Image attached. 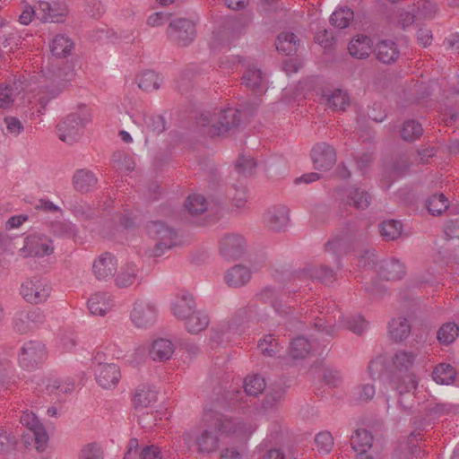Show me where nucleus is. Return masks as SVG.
I'll list each match as a JSON object with an SVG mask.
<instances>
[{
    "mask_svg": "<svg viewBox=\"0 0 459 459\" xmlns=\"http://www.w3.org/2000/svg\"><path fill=\"white\" fill-rule=\"evenodd\" d=\"M240 122L241 112L233 108L214 112L204 111L196 117L199 131L211 138L234 133Z\"/></svg>",
    "mask_w": 459,
    "mask_h": 459,
    "instance_id": "obj_1",
    "label": "nucleus"
},
{
    "mask_svg": "<svg viewBox=\"0 0 459 459\" xmlns=\"http://www.w3.org/2000/svg\"><path fill=\"white\" fill-rule=\"evenodd\" d=\"M167 34L178 46L186 47L195 39V24L186 18L175 19L169 22Z\"/></svg>",
    "mask_w": 459,
    "mask_h": 459,
    "instance_id": "obj_2",
    "label": "nucleus"
},
{
    "mask_svg": "<svg viewBox=\"0 0 459 459\" xmlns=\"http://www.w3.org/2000/svg\"><path fill=\"white\" fill-rule=\"evenodd\" d=\"M157 306L148 300H136L134 303L130 318L137 328H148L157 320Z\"/></svg>",
    "mask_w": 459,
    "mask_h": 459,
    "instance_id": "obj_3",
    "label": "nucleus"
},
{
    "mask_svg": "<svg viewBox=\"0 0 459 459\" xmlns=\"http://www.w3.org/2000/svg\"><path fill=\"white\" fill-rule=\"evenodd\" d=\"M83 127L84 122L80 115L69 114L56 126L58 138L64 143L72 144L79 140Z\"/></svg>",
    "mask_w": 459,
    "mask_h": 459,
    "instance_id": "obj_4",
    "label": "nucleus"
},
{
    "mask_svg": "<svg viewBox=\"0 0 459 459\" xmlns=\"http://www.w3.org/2000/svg\"><path fill=\"white\" fill-rule=\"evenodd\" d=\"M45 357V345L38 341H29L21 349L19 363L22 368L30 370L42 363Z\"/></svg>",
    "mask_w": 459,
    "mask_h": 459,
    "instance_id": "obj_5",
    "label": "nucleus"
},
{
    "mask_svg": "<svg viewBox=\"0 0 459 459\" xmlns=\"http://www.w3.org/2000/svg\"><path fill=\"white\" fill-rule=\"evenodd\" d=\"M213 419L214 428L222 434H236L240 437H247L255 430L254 426L250 423L233 420L220 413H214Z\"/></svg>",
    "mask_w": 459,
    "mask_h": 459,
    "instance_id": "obj_6",
    "label": "nucleus"
},
{
    "mask_svg": "<svg viewBox=\"0 0 459 459\" xmlns=\"http://www.w3.org/2000/svg\"><path fill=\"white\" fill-rule=\"evenodd\" d=\"M411 166V162L406 155L397 156L391 162L385 164L381 174L383 187L389 188L397 178L409 171Z\"/></svg>",
    "mask_w": 459,
    "mask_h": 459,
    "instance_id": "obj_7",
    "label": "nucleus"
},
{
    "mask_svg": "<svg viewBox=\"0 0 459 459\" xmlns=\"http://www.w3.org/2000/svg\"><path fill=\"white\" fill-rule=\"evenodd\" d=\"M51 287L39 279L27 280L21 287V295L29 303L39 304L49 297Z\"/></svg>",
    "mask_w": 459,
    "mask_h": 459,
    "instance_id": "obj_8",
    "label": "nucleus"
},
{
    "mask_svg": "<svg viewBox=\"0 0 459 459\" xmlns=\"http://www.w3.org/2000/svg\"><path fill=\"white\" fill-rule=\"evenodd\" d=\"M147 232L151 238L172 248L178 243L177 230L161 221H153L147 225Z\"/></svg>",
    "mask_w": 459,
    "mask_h": 459,
    "instance_id": "obj_9",
    "label": "nucleus"
},
{
    "mask_svg": "<svg viewBox=\"0 0 459 459\" xmlns=\"http://www.w3.org/2000/svg\"><path fill=\"white\" fill-rule=\"evenodd\" d=\"M246 250V241L241 235L226 234L220 241L221 255L227 260L240 258Z\"/></svg>",
    "mask_w": 459,
    "mask_h": 459,
    "instance_id": "obj_10",
    "label": "nucleus"
},
{
    "mask_svg": "<svg viewBox=\"0 0 459 459\" xmlns=\"http://www.w3.org/2000/svg\"><path fill=\"white\" fill-rule=\"evenodd\" d=\"M311 158L315 169L328 170L336 162V152L333 146L326 143H316L311 150Z\"/></svg>",
    "mask_w": 459,
    "mask_h": 459,
    "instance_id": "obj_11",
    "label": "nucleus"
},
{
    "mask_svg": "<svg viewBox=\"0 0 459 459\" xmlns=\"http://www.w3.org/2000/svg\"><path fill=\"white\" fill-rule=\"evenodd\" d=\"M290 211L285 205H274L269 208L263 216L264 224L270 230L279 232L283 230L290 221Z\"/></svg>",
    "mask_w": 459,
    "mask_h": 459,
    "instance_id": "obj_12",
    "label": "nucleus"
},
{
    "mask_svg": "<svg viewBox=\"0 0 459 459\" xmlns=\"http://www.w3.org/2000/svg\"><path fill=\"white\" fill-rule=\"evenodd\" d=\"M117 269V262L111 253L105 252L93 263L92 271L97 280L107 281L114 277Z\"/></svg>",
    "mask_w": 459,
    "mask_h": 459,
    "instance_id": "obj_13",
    "label": "nucleus"
},
{
    "mask_svg": "<svg viewBox=\"0 0 459 459\" xmlns=\"http://www.w3.org/2000/svg\"><path fill=\"white\" fill-rule=\"evenodd\" d=\"M95 375L97 383L103 388L115 386L121 377L120 368L115 363L95 368Z\"/></svg>",
    "mask_w": 459,
    "mask_h": 459,
    "instance_id": "obj_14",
    "label": "nucleus"
},
{
    "mask_svg": "<svg viewBox=\"0 0 459 459\" xmlns=\"http://www.w3.org/2000/svg\"><path fill=\"white\" fill-rule=\"evenodd\" d=\"M25 247L35 256L49 255L54 251L52 240L47 236L31 235L25 238Z\"/></svg>",
    "mask_w": 459,
    "mask_h": 459,
    "instance_id": "obj_15",
    "label": "nucleus"
},
{
    "mask_svg": "<svg viewBox=\"0 0 459 459\" xmlns=\"http://www.w3.org/2000/svg\"><path fill=\"white\" fill-rule=\"evenodd\" d=\"M243 83L255 94L261 95L266 90V79L260 69L248 66L242 77Z\"/></svg>",
    "mask_w": 459,
    "mask_h": 459,
    "instance_id": "obj_16",
    "label": "nucleus"
},
{
    "mask_svg": "<svg viewBox=\"0 0 459 459\" xmlns=\"http://www.w3.org/2000/svg\"><path fill=\"white\" fill-rule=\"evenodd\" d=\"M309 277L312 280H316L325 285L333 283L336 280L335 272L326 265H311L304 269L300 273L299 277Z\"/></svg>",
    "mask_w": 459,
    "mask_h": 459,
    "instance_id": "obj_17",
    "label": "nucleus"
},
{
    "mask_svg": "<svg viewBox=\"0 0 459 459\" xmlns=\"http://www.w3.org/2000/svg\"><path fill=\"white\" fill-rule=\"evenodd\" d=\"M172 313L180 320L186 321L195 310V302L191 296L182 295L172 303Z\"/></svg>",
    "mask_w": 459,
    "mask_h": 459,
    "instance_id": "obj_18",
    "label": "nucleus"
},
{
    "mask_svg": "<svg viewBox=\"0 0 459 459\" xmlns=\"http://www.w3.org/2000/svg\"><path fill=\"white\" fill-rule=\"evenodd\" d=\"M114 305L112 297L108 293L98 292L88 300V307L91 314L104 316Z\"/></svg>",
    "mask_w": 459,
    "mask_h": 459,
    "instance_id": "obj_19",
    "label": "nucleus"
},
{
    "mask_svg": "<svg viewBox=\"0 0 459 459\" xmlns=\"http://www.w3.org/2000/svg\"><path fill=\"white\" fill-rule=\"evenodd\" d=\"M65 15V8L56 9L45 1L38 3V19L43 22H63Z\"/></svg>",
    "mask_w": 459,
    "mask_h": 459,
    "instance_id": "obj_20",
    "label": "nucleus"
},
{
    "mask_svg": "<svg viewBox=\"0 0 459 459\" xmlns=\"http://www.w3.org/2000/svg\"><path fill=\"white\" fill-rule=\"evenodd\" d=\"M375 53L377 58L384 64H392L395 62L400 56V51L396 44L389 39L379 41L375 48Z\"/></svg>",
    "mask_w": 459,
    "mask_h": 459,
    "instance_id": "obj_21",
    "label": "nucleus"
},
{
    "mask_svg": "<svg viewBox=\"0 0 459 459\" xmlns=\"http://www.w3.org/2000/svg\"><path fill=\"white\" fill-rule=\"evenodd\" d=\"M404 274V265L397 259L385 260L379 268V276L386 281L400 280Z\"/></svg>",
    "mask_w": 459,
    "mask_h": 459,
    "instance_id": "obj_22",
    "label": "nucleus"
},
{
    "mask_svg": "<svg viewBox=\"0 0 459 459\" xmlns=\"http://www.w3.org/2000/svg\"><path fill=\"white\" fill-rule=\"evenodd\" d=\"M174 344L169 339L160 338L152 342L150 356L153 360H169L174 353Z\"/></svg>",
    "mask_w": 459,
    "mask_h": 459,
    "instance_id": "obj_23",
    "label": "nucleus"
},
{
    "mask_svg": "<svg viewBox=\"0 0 459 459\" xmlns=\"http://www.w3.org/2000/svg\"><path fill=\"white\" fill-rule=\"evenodd\" d=\"M98 182L95 175L88 169H78L73 177L74 189L81 193H87L93 188Z\"/></svg>",
    "mask_w": 459,
    "mask_h": 459,
    "instance_id": "obj_24",
    "label": "nucleus"
},
{
    "mask_svg": "<svg viewBox=\"0 0 459 459\" xmlns=\"http://www.w3.org/2000/svg\"><path fill=\"white\" fill-rule=\"evenodd\" d=\"M251 278L250 271L243 265H235L229 269L225 281L230 287L238 288L245 285Z\"/></svg>",
    "mask_w": 459,
    "mask_h": 459,
    "instance_id": "obj_25",
    "label": "nucleus"
},
{
    "mask_svg": "<svg viewBox=\"0 0 459 459\" xmlns=\"http://www.w3.org/2000/svg\"><path fill=\"white\" fill-rule=\"evenodd\" d=\"M157 401V392L148 385H140L135 391L133 402L135 409L152 406Z\"/></svg>",
    "mask_w": 459,
    "mask_h": 459,
    "instance_id": "obj_26",
    "label": "nucleus"
},
{
    "mask_svg": "<svg viewBox=\"0 0 459 459\" xmlns=\"http://www.w3.org/2000/svg\"><path fill=\"white\" fill-rule=\"evenodd\" d=\"M299 39L292 32H281L276 40V49L278 52L285 55H294L298 50Z\"/></svg>",
    "mask_w": 459,
    "mask_h": 459,
    "instance_id": "obj_27",
    "label": "nucleus"
},
{
    "mask_svg": "<svg viewBox=\"0 0 459 459\" xmlns=\"http://www.w3.org/2000/svg\"><path fill=\"white\" fill-rule=\"evenodd\" d=\"M411 325L404 317L394 318L389 323L390 337L396 342L406 339L411 333Z\"/></svg>",
    "mask_w": 459,
    "mask_h": 459,
    "instance_id": "obj_28",
    "label": "nucleus"
},
{
    "mask_svg": "<svg viewBox=\"0 0 459 459\" xmlns=\"http://www.w3.org/2000/svg\"><path fill=\"white\" fill-rule=\"evenodd\" d=\"M138 278V268L136 264L130 263L121 267L115 281L118 288H127L133 285Z\"/></svg>",
    "mask_w": 459,
    "mask_h": 459,
    "instance_id": "obj_29",
    "label": "nucleus"
},
{
    "mask_svg": "<svg viewBox=\"0 0 459 459\" xmlns=\"http://www.w3.org/2000/svg\"><path fill=\"white\" fill-rule=\"evenodd\" d=\"M369 42V38L364 35L353 39L348 47L351 56L359 59L367 58L371 49Z\"/></svg>",
    "mask_w": 459,
    "mask_h": 459,
    "instance_id": "obj_30",
    "label": "nucleus"
},
{
    "mask_svg": "<svg viewBox=\"0 0 459 459\" xmlns=\"http://www.w3.org/2000/svg\"><path fill=\"white\" fill-rule=\"evenodd\" d=\"M198 451L203 454L214 452L219 447V438L211 430H204L195 439Z\"/></svg>",
    "mask_w": 459,
    "mask_h": 459,
    "instance_id": "obj_31",
    "label": "nucleus"
},
{
    "mask_svg": "<svg viewBox=\"0 0 459 459\" xmlns=\"http://www.w3.org/2000/svg\"><path fill=\"white\" fill-rule=\"evenodd\" d=\"M371 195L360 187H351L347 195V203L356 209L364 210L368 207Z\"/></svg>",
    "mask_w": 459,
    "mask_h": 459,
    "instance_id": "obj_32",
    "label": "nucleus"
},
{
    "mask_svg": "<svg viewBox=\"0 0 459 459\" xmlns=\"http://www.w3.org/2000/svg\"><path fill=\"white\" fill-rule=\"evenodd\" d=\"M208 315L196 310L191 316L185 321V327L188 333L196 334L205 330L209 325Z\"/></svg>",
    "mask_w": 459,
    "mask_h": 459,
    "instance_id": "obj_33",
    "label": "nucleus"
},
{
    "mask_svg": "<svg viewBox=\"0 0 459 459\" xmlns=\"http://www.w3.org/2000/svg\"><path fill=\"white\" fill-rule=\"evenodd\" d=\"M459 335V326L455 322L443 324L437 333V339L442 345H450Z\"/></svg>",
    "mask_w": 459,
    "mask_h": 459,
    "instance_id": "obj_34",
    "label": "nucleus"
},
{
    "mask_svg": "<svg viewBox=\"0 0 459 459\" xmlns=\"http://www.w3.org/2000/svg\"><path fill=\"white\" fill-rule=\"evenodd\" d=\"M74 42L65 35H56L50 46L51 52L56 57H66L71 54Z\"/></svg>",
    "mask_w": 459,
    "mask_h": 459,
    "instance_id": "obj_35",
    "label": "nucleus"
},
{
    "mask_svg": "<svg viewBox=\"0 0 459 459\" xmlns=\"http://www.w3.org/2000/svg\"><path fill=\"white\" fill-rule=\"evenodd\" d=\"M417 354L413 351L400 350L393 357V365L399 371H409L414 365Z\"/></svg>",
    "mask_w": 459,
    "mask_h": 459,
    "instance_id": "obj_36",
    "label": "nucleus"
},
{
    "mask_svg": "<svg viewBox=\"0 0 459 459\" xmlns=\"http://www.w3.org/2000/svg\"><path fill=\"white\" fill-rule=\"evenodd\" d=\"M403 224L401 221L396 220L384 221L379 225V231L382 238L386 240H394L399 238L402 234Z\"/></svg>",
    "mask_w": 459,
    "mask_h": 459,
    "instance_id": "obj_37",
    "label": "nucleus"
},
{
    "mask_svg": "<svg viewBox=\"0 0 459 459\" xmlns=\"http://www.w3.org/2000/svg\"><path fill=\"white\" fill-rule=\"evenodd\" d=\"M455 368L446 363L437 365L432 372L434 381L441 385L450 384L455 379Z\"/></svg>",
    "mask_w": 459,
    "mask_h": 459,
    "instance_id": "obj_38",
    "label": "nucleus"
},
{
    "mask_svg": "<svg viewBox=\"0 0 459 459\" xmlns=\"http://www.w3.org/2000/svg\"><path fill=\"white\" fill-rule=\"evenodd\" d=\"M265 387L264 378L258 374L247 376L245 378L244 389L249 396H257L264 391Z\"/></svg>",
    "mask_w": 459,
    "mask_h": 459,
    "instance_id": "obj_39",
    "label": "nucleus"
},
{
    "mask_svg": "<svg viewBox=\"0 0 459 459\" xmlns=\"http://www.w3.org/2000/svg\"><path fill=\"white\" fill-rule=\"evenodd\" d=\"M354 18L353 11L349 7H341L335 10L331 17L330 23L337 28L345 29Z\"/></svg>",
    "mask_w": 459,
    "mask_h": 459,
    "instance_id": "obj_40",
    "label": "nucleus"
},
{
    "mask_svg": "<svg viewBox=\"0 0 459 459\" xmlns=\"http://www.w3.org/2000/svg\"><path fill=\"white\" fill-rule=\"evenodd\" d=\"M312 351V344L303 336L293 339L290 342V355L293 359H304Z\"/></svg>",
    "mask_w": 459,
    "mask_h": 459,
    "instance_id": "obj_41",
    "label": "nucleus"
},
{
    "mask_svg": "<svg viewBox=\"0 0 459 459\" xmlns=\"http://www.w3.org/2000/svg\"><path fill=\"white\" fill-rule=\"evenodd\" d=\"M423 133V128L421 125L411 119V120H406L402 127L401 130V136L403 140L406 142H414L415 140L419 139Z\"/></svg>",
    "mask_w": 459,
    "mask_h": 459,
    "instance_id": "obj_42",
    "label": "nucleus"
},
{
    "mask_svg": "<svg viewBox=\"0 0 459 459\" xmlns=\"http://www.w3.org/2000/svg\"><path fill=\"white\" fill-rule=\"evenodd\" d=\"M449 206L448 199L444 194H435L426 201L428 211L433 215H440Z\"/></svg>",
    "mask_w": 459,
    "mask_h": 459,
    "instance_id": "obj_43",
    "label": "nucleus"
},
{
    "mask_svg": "<svg viewBox=\"0 0 459 459\" xmlns=\"http://www.w3.org/2000/svg\"><path fill=\"white\" fill-rule=\"evenodd\" d=\"M326 97V104L329 108L334 110H344L349 105V96L342 90H335L330 95H324Z\"/></svg>",
    "mask_w": 459,
    "mask_h": 459,
    "instance_id": "obj_44",
    "label": "nucleus"
},
{
    "mask_svg": "<svg viewBox=\"0 0 459 459\" xmlns=\"http://www.w3.org/2000/svg\"><path fill=\"white\" fill-rule=\"evenodd\" d=\"M185 207L190 214L198 215L207 210V203L203 195H192L186 199Z\"/></svg>",
    "mask_w": 459,
    "mask_h": 459,
    "instance_id": "obj_45",
    "label": "nucleus"
},
{
    "mask_svg": "<svg viewBox=\"0 0 459 459\" xmlns=\"http://www.w3.org/2000/svg\"><path fill=\"white\" fill-rule=\"evenodd\" d=\"M113 167L117 170H126L131 172L134 169L135 163L133 160L132 157L122 152H116L112 155L111 159Z\"/></svg>",
    "mask_w": 459,
    "mask_h": 459,
    "instance_id": "obj_46",
    "label": "nucleus"
},
{
    "mask_svg": "<svg viewBox=\"0 0 459 459\" xmlns=\"http://www.w3.org/2000/svg\"><path fill=\"white\" fill-rule=\"evenodd\" d=\"M138 86L145 91L157 90L160 87L159 76L153 71H145L138 78Z\"/></svg>",
    "mask_w": 459,
    "mask_h": 459,
    "instance_id": "obj_47",
    "label": "nucleus"
},
{
    "mask_svg": "<svg viewBox=\"0 0 459 459\" xmlns=\"http://www.w3.org/2000/svg\"><path fill=\"white\" fill-rule=\"evenodd\" d=\"M341 323L343 327L357 334H361L367 326V322L361 316H343Z\"/></svg>",
    "mask_w": 459,
    "mask_h": 459,
    "instance_id": "obj_48",
    "label": "nucleus"
},
{
    "mask_svg": "<svg viewBox=\"0 0 459 459\" xmlns=\"http://www.w3.org/2000/svg\"><path fill=\"white\" fill-rule=\"evenodd\" d=\"M258 348L264 355L273 357L280 351V343L273 335L268 334L259 341Z\"/></svg>",
    "mask_w": 459,
    "mask_h": 459,
    "instance_id": "obj_49",
    "label": "nucleus"
},
{
    "mask_svg": "<svg viewBox=\"0 0 459 459\" xmlns=\"http://www.w3.org/2000/svg\"><path fill=\"white\" fill-rule=\"evenodd\" d=\"M418 382L414 375H406L397 379L394 383V388L399 394H403L414 391L417 388Z\"/></svg>",
    "mask_w": 459,
    "mask_h": 459,
    "instance_id": "obj_50",
    "label": "nucleus"
},
{
    "mask_svg": "<svg viewBox=\"0 0 459 459\" xmlns=\"http://www.w3.org/2000/svg\"><path fill=\"white\" fill-rule=\"evenodd\" d=\"M315 443L319 453L328 454L333 446V438L330 432L323 431L316 436Z\"/></svg>",
    "mask_w": 459,
    "mask_h": 459,
    "instance_id": "obj_51",
    "label": "nucleus"
},
{
    "mask_svg": "<svg viewBox=\"0 0 459 459\" xmlns=\"http://www.w3.org/2000/svg\"><path fill=\"white\" fill-rule=\"evenodd\" d=\"M437 9V4L433 0H419L417 2L418 14L424 19L434 18Z\"/></svg>",
    "mask_w": 459,
    "mask_h": 459,
    "instance_id": "obj_52",
    "label": "nucleus"
},
{
    "mask_svg": "<svg viewBox=\"0 0 459 459\" xmlns=\"http://www.w3.org/2000/svg\"><path fill=\"white\" fill-rule=\"evenodd\" d=\"M51 231L57 236L72 238L75 234L74 226L69 221H54L51 223Z\"/></svg>",
    "mask_w": 459,
    "mask_h": 459,
    "instance_id": "obj_53",
    "label": "nucleus"
},
{
    "mask_svg": "<svg viewBox=\"0 0 459 459\" xmlns=\"http://www.w3.org/2000/svg\"><path fill=\"white\" fill-rule=\"evenodd\" d=\"M104 451L97 443H90L81 450L80 459H103Z\"/></svg>",
    "mask_w": 459,
    "mask_h": 459,
    "instance_id": "obj_54",
    "label": "nucleus"
},
{
    "mask_svg": "<svg viewBox=\"0 0 459 459\" xmlns=\"http://www.w3.org/2000/svg\"><path fill=\"white\" fill-rule=\"evenodd\" d=\"M236 170L245 176H251L255 169V162L253 158L240 156L236 162Z\"/></svg>",
    "mask_w": 459,
    "mask_h": 459,
    "instance_id": "obj_55",
    "label": "nucleus"
},
{
    "mask_svg": "<svg viewBox=\"0 0 459 459\" xmlns=\"http://www.w3.org/2000/svg\"><path fill=\"white\" fill-rule=\"evenodd\" d=\"M73 212L76 217L84 221H91L97 217L96 211L86 204L74 205Z\"/></svg>",
    "mask_w": 459,
    "mask_h": 459,
    "instance_id": "obj_56",
    "label": "nucleus"
},
{
    "mask_svg": "<svg viewBox=\"0 0 459 459\" xmlns=\"http://www.w3.org/2000/svg\"><path fill=\"white\" fill-rule=\"evenodd\" d=\"M258 297L262 301L270 303L276 310L281 307L275 290L270 286L264 288L258 294Z\"/></svg>",
    "mask_w": 459,
    "mask_h": 459,
    "instance_id": "obj_57",
    "label": "nucleus"
},
{
    "mask_svg": "<svg viewBox=\"0 0 459 459\" xmlns=\"http://www.w3.org/2000/svg\"><path fill=\"white\" fill-rule=\"evenodd\" d=\"M233 204L241 208L247 201V191L245 186H234V193L231 195Z\"/></svg>",
    "mask_w": 459,
    "mask_h": 459,
    "instance_id": "obj_58",
    "label": "nucleus"
},
{
    "mask_svg": "<svg viewBox=\"0 0 459 459\" xmlns=\"http://www.w3.org/2000/svg\"><path fill=\"white\" fill-rule=\"evenodd\" d=\"M25 318L28 320L33 328H38L45 322V315L39 308H34L24 314Z\"/></svg>",
    "mask_w": 459,
    "mask_h": 459,
    "instance_id": "obj_59",
    "label": "nucleus"
},
{
    "mask_svg": "<svg viewBox=\"0 0 459 459\" xmlns=\"http://www.w3.org/2000/svg\"><path fill=\"white\" fill-rule=\"evenodd\" d=\"M452 405L448 403H437L429 409V415L433 420L448 415L452 411Z\"/></svg>",
    "mask_w": 459,
    "mask_h": 459,
    "instance_id": "obj_60",
    "label": "nucleus"
},
{
    "mask_svg": "<svg viewBox=\"0 0 459 459\" xmlns=\"http://www.w3.org/2000/svg\"><path fill=\"white\" fill-rule=\"evenodd\" d=\"M13 329L15 332L24 334L32 330V325L25 318L24 314L20 313L13 320Z\"/></svg>",
    "mask_w": 459,
    "mask_h": 459,
    "instance_id": "obj_61",
    "label": "nucleus"
},
{
    "mask_svg": "<svg viewBox=\"0 0 459 459\" xmlns=\"http://www.w3.org/2000/svg\"><path fill=\"white\" fill-rule=\"evenodd\" d=\"M162 457L160 447L155 445L144 446L139 454V459H162Z\"/></svg>",
    "mask_w": 459,
    "mask_h": 459,
    "instance_id": "obj_62",
    "label": "nucleus"
},
{
    "mask_svg": "<svg viewBox=\"0 0 459 459\" xmlns=\"http://www.w3.org/2000/svg\"><path fill=\"white\" fill-rule=\"evenodd\" d=\"M34 17L38 19V4L36 6L25 4L19 17V21L22 24L28 25Z\"/></svg>",
    "mask_w": 459,
    "mask_h": 459,
    "instance_id": "obj_63",
    "label": "nucleus"
},
{
    "mask_svg": "<svg viewBox=\"0 0 459 459\" xmlns=\"http://www.w3.org/2000/svg\"><path fill=\"white\" fill-rule=\"evenodd\" d=\"M325 383L332 387L338 386L342 382V377L339 371L332 369H325L323 373Z\"/></svg>",
    "mask_w": 459,
    "mask_h": 459,
    "instance_id": "obj_64",
    "label": "nucleus"
}]
</instances>
